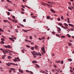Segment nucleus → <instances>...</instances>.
<instances>
[{
	"instance_id": "obj_56",
	"label": "nucleus",
	"mask_w": 74,
	"mask_h": 74,
	"mask_svg": "<svg viewBox=\"0 0 74 74\" xmlns=\"http://www.w3.org/2000/svg\"><path fill=\"white\" fill-rule=\"evenodd\" d=\"M61 64H63V61H62L61 62Z\"/></svg>"
},
{
	"instance_id": "obj_17",
	"label": "nucleus",
	"mask_w": 74,
	"mask_h": 74,
	"mask_svg": "<svg viewBox=\"0 0 74 74\" xmlns=\"http://www.w3.org/2000/svg\"><path fill=\"white\" fill-rule=\"evenodd\" d=\"M46 5H47L48 7H50L51 6V5L50 4H48V3H46Z\"/></svg>"
},
{
	"instance_id": "obj_19",
	"label": "nucleus",
	"mask_w": 74,
	"mask_h": 74,
	"mask_svg": "<svg viewBox=\"0 0 74 74\" xmlns=\"http://www.w3.org/2000/svg\"><path fill=\"white\" fill-rule=\"evenodd\" d=\"M47 19H50V17L49 16H47Z\"/></svg>"
},
{
	"instance_id": "obj_51",
	"label": "nucleus",
	"mask_w": 74,
	"mask_h": 74,
	"mask_svg": "<svg viewBox=\"0 0 74 74\" xmlns=\"http://www.w3.org/2000/svg\"><path fill=\"white\" fill-rule=\"evenodd\" d=\"M8 58L9 59H11V57H10V56H8Z\"/></svg>"
},
{
	"instance_id": "obj_45",
	"label": "nucleus",
	"mask_w": 74,
	"mask_h": 74,
	"mask_svg": "<svg viewBox=\"0 0 74 74\" xmlns=\"http://www.w3.org/2000/svg\"><path fill=\"white\" fill-rule=\"evenodd\" d=\"M67 36H68V37H71V36H70V35L69 34H67Z\"/></svg>"
},
{
	"instance_id": "obj_21",
	"label": "nucleus",
	"mask_w": 74,
	"mask_h": 74,
	"mask_svg": "<svg viewBox=\"0 0 74 74\" xmlns=\"http://www.w3.org/2000/svg\"><path fill=\"white\" fill-rule=\"evenodd\" d=\"M12 17L13 18V19H14V20H15V16H12Z\"/></svg>"
},
{
	"instance_id": "obj_43",
	"label": "nucleus",
	"mask_w": 74,
	"mask_h": 74,
	"mask_svg": "<svg viewBox=\"0 0 74 74\" xmlns=\"http://www.w3.org/2000/svg\"><path fill=\"white\" fill-rule=\"evenodd\" d=\"M26 47H27L28 48H30V46L27 45H26Z\"/></svg>"
},
{
	"instance_id": "obj_52",
	"label": "nucleus",
	"mask_w": 74,
	"mask_h": 74,
	"mask_svg": "<svg viewBox=\"0 0 74 74\" xmlns=\"http://www.w3.org/2000/svg\"><path fill=\"white\" fill-rule=\"evenodd\" d=\"M68 45H69V46H71V44L70 43H69Z\"/></svg>"
},
{
	"instance_id": "obj_63",
	"label": "nucleus",
	"mask_w": 74,
	"mask_h": 74,
	"mask_svg": "<svg viewBox=\"0 0 74 74\" xmlns=\"http://www.w3.org/2000/svg\"><path fill=\"white\" fill-rule=\"evenodd\" d=\"M26 19H24L23 20V22H26Z\"/></svg>"
},
{
	"instance_id": "obj_62",
	"label": "nucleus",
	"mask_w": 74,
	"mask_h": 74,
	"mask_svg": "<svg viewBox=\"0 0 74 74\" xmlns=\"http://www.w3.org/2000/svg\"><path fill=\"white\" fill-rule=\"evenodd\" d=\"M8 11H12V9H9L8 10Z\"/></svg>"
},
{
	"instance_id": "obj_32",
	"label": "nucleus",
	"mask_w": 74,
	"mask_h": 74,
	"mask_svg": "<svg viewBox=\"0 0 74 74\" xmlns=\"http://www.w3.org/2000/svg\"><path fill=\"white\" fill-rule=\"evenodd\" d=\"M58 25H59V26H61L62 25V24H61L60 23H58Z\"/></svg>"
},
{
	"instance_id": "obj_44",
	"label": "nucleus",
	"mask_w": 74,
	"mask_h": 74,
	"mask_svg": "<svg viewBox=\"0 0 74 74\" xmlns=\"http://www.w3.org/2000/svg\"><path fill=\"white\" fill-rule=\"evenodd\" d=\"M61 37L62 38H65V36H62Z\"/></svg>"
},
{
	"instance_id": "obj_48",
	"label": "nucleus",
	"mask_w": 74,
	"mask_h": 74,
	"mask_svg": "<svg viewBox=\"0 0 74 74\" xmlns=\"http://www.w3.org/2000/svg\"><path fill=\"white\" fill-rule=\"evenodd\" d=\"M2 37H3V38H5V37L3 35H2Z\"/></svg>"
},
{
	"instance_id": "obj_57",
	"label": "nucleus",
	"mask_w": 74,
	"mask_h": 74,
	"mask_svg": "<svg viewBox=\"0 0 74 74\" xmlns=\"http://www.w3.org/2000/svg\"><path fill=\"white\" fill-rule=\"evenodd\" d=\"M71 31H73V30H74V29H73L72 28H71Z\"/></svg>"
},
{
	"instance_id": "obj_13",
	"label": "nucleus",
	"mask_w": 74,
	"mask_h": 74,
	"mask_svg": "<svg viewBox=\"0 0 74 74\" xmlns=\"http://www.w3.org/2000/svg\"><path fill=\"white\" fill-rule=\"evenodd\" d=\"M40 73H45V72L42 71H40Z\"/></svg>"
},
{
	"instance_id": "obj_50",
	"label": "nucleus",
	"mask_w": 74,
	"mask_h": 74,
	"mask_svg": "<svg viewBox=\"0 0 74 74\" xmlns=\"http://www.w3.org/2000/svg\"><path fill=\"white\" fill-rule=\"evenodd\" d=\"M29 38H30V40H32V36H30L29 37Z\"/></svg>"
},
{
	"instance_id": "obj_18",
	"label": "nucleus",
	"mask_w": 74,
	"mask_h": 74,
	"mask_svg": "<svg viewBox=\"0 0 74 74\" xmlns=\"http://www.w3.org/2000/svg\"><path fill=\"white\" fill-rule=\"evenodd\" d=\"M1 44H4V42L3 41H1L0 42Z\"/></svg>"
},
{
	"instance_id": "obj_39",
	"label": "nucleus",
	"mask_w": 74,
	"mask_h": 74,
	"mask_svg": "<svg viewBox=\"0 0 74 74\" xmlns=\"http://www.w3.org/2000/svg\"><path fill=\"white\" fill-rule=\"evenodd\" d=\"M18 61V60H17L16 59H14V62H17Z\"/></svg>"
},
{
	"instance_id": "obj_10",
	"label": "nucleus",
	"mask_w": 74,
	"mask_h": 74,
	"mask_svg": "<svg viewBox=\"0 0 74 74\" xmlns=\"http://www.w3.org/2000/svg\"><path fill=\"white\" fill-rule=\"evenodd\" d=\"M4 32V30L3 29L0 28V32Z\"/></svg>"
},
{
	"instance_id": "obj_47",
	"label": "nucleus",
	"mask_w": 74,
	"mask_h": 74,
	"mask_svg": "<svg viewBox=\"0 0 74 74\" xmlns=\"http://www.w3.org/2000/svg\"><path fill=\"white\" fill-rule=\"evenodd\" d=\"M69 26H72L73 25L70 24H69Z\"/></svg>"
},
{
	"instance_id": "obj_1",
	"label": "nucleus",
	"mask_w": 74,
	"mask_h": 74,
	"mask_svg": "<svg viewBox=\"0 0 74 74\" xmlns=\"http://www.w3.org/2000/svg\"><path fill=\"white\" fill-rule=\"evenodd\" d=\"M31 53L34 56V55H36V56H38V55H39V56H41L42 55L39 52L36 53L34 51V53L33 52H32Z\"/></svg>"
},
{
	"instance_id": "obj_15",
	"label": "nucleus",
	"mask_w": 74,
	"mask_h": 74,
	"mask_svg": "<svg viewBox=\"0 0 74 74\" xmlns=\"http://www.w3.org/2000/svg\"><path fill=\"white\" fill-rule=\"evenodd\" d=\"M6 56V55H3L2 57V59H4V58H5V57Z\"/></svg>"
},
{
	"instance_id": "obj_14",
	"label": "nucleus",
	"mask_w": 74,
	"mask_h": 74,
	"mask_svg": "<svg viewBox=\"0 0 74 74\" xmlns=\"http://www.w3.org/2000/svg\"><path fill=\"white\" fill-rule=\"evenodd\" d=\"M67 22L68 23H70V18H68V21H67Z\"/></svg>"
},
{
	"instance_id": "obj_31",
	"label": "nucleus",
	"mask_w": 74,
	"mask_h": 74,
	"mask_svg": "<svg viewBox=\"0 0 74 74\" xmlns=\"http://www.w3.org/2000/svg\"><path fill=\"white\" fill-rule=\"evenodd\" d=\"M41 4L42 5H46V3L45 4L44 3V2L43 3H42Z\"/></svg>"
},
{
	"instance_id": "obj_4",
	"label": "nucleus",
	"mask_w": 74,
	"mask_h": 74,
	"mask_svg": "<svg viewBox=\"0 0 74 74\" xmlns=\"http://www.w3.org/2000/svg\"><path fill=\"white\" fill-rule=\"evenodd\" d=\"M9 40H11V41H13L14 42V39H13V38H12L9 37Z\"/></svg>"
},
{
	"instance_id": "obj_41",
	"label": "nucleus",
	"mask_w": 74,
	"mask_h": 74,
	"mask_svg": "<svg viewBox=\"0 0 74 74\" xmlns=\"http://www.w3.org/2000/svg\"><path fill=\"white\" fill-rule=\"evenodd\" d=\"M57 20L58 21H60V18H58L57 19Z\"/></svg>"
},
{
	"instance_id": "obj_23",
	"label": "nucleus",
	"mask_w": 74,
	"mask_h": 74,
	"mask_svg": "<svg viewBox=\"0 0 74 74\" xmlns=\"http://www.w3.org/2000/svg\"><path fill=\"white\" fill-rule=\"evenodd\" d=\"M8 18L9 20H11V21H13H13H14V20H13L12 19H11L10 17H8Z\"/></svg>"
},
{
	"instance_id": "obj_28",
	"label": "nucleus",
	"mask_w": 74,
	"mask_h": 74,
	"mask_svg": "<svg viewBox=\"0 0 74 74\" xmlns=\"http://www.w3.org/2000/svg\"><path fill=\"white\" fill-rule=\"evenodd\" d=\"M36 67H37L38 68H39L40 67V66H39V65L37 64H36Z\"/></svg>"
},
{
	"instance_id": "obj_8",
	"label": "nucleus",
	"mask_w": 74,
	"mask_h": 74,
	"mask_svg": "<svg viewBox=\"0 0 74 74\" xmlns=\"http://www.w3.org/2000/svg\"><path fill=\"white\" fill-rule=\"evenodd\" d=\"M10 63H7L6 64V65H7V66H11V64H10Z\"/></svg>"
},
{
	"instance_id": "obj_26",
	"label": "nucleus",
	"mask_w": 74,
	"mask_h": 74,
	"mask_svg": "<svg viewBox=\"0 0 74 74\" xmlns=\"http://www.w3.org/2000/svg\"><path fill=\"white\" fill-rule=\"evenodd\" d=\"M32 63H37V61H33L32 62Z\"/></svg>"
},
{
	"instance_id": "obj_16",
	"label": "nucleus",
	"mask_w": 74,
	"mask_h": 74,
	"mask_svg": "<svg viewBox=\"0 0 74 74\" xmlns=\"http://www.w3.org/2000/svg\"><path fill=\"white\" fill-rule=\"evenodd\" d=\"M50 11H51V12H53V13H55V11H54V10H52V9H51L50 10Z\"/></svg>"
},
{
	"instance_id": "obj_24",
	"label": "nucleus",
	"mask_w": 74,
	"mask_h": 74,
	"mask_svg": "<svg viewBox=\"0 0 74 74\" xmlns=\"http://www.w3.org/2000/svg\"><path fill=\"white\" fill-rule=\"evenodd\" d=\"M14 20L13 21V22H14V23H17L18 22V21H16L15 20Z\"/></svg>"
},
{
	"instance_id": "obj_34",
	"label": "nucleus",
	"mask_w": 74,
	"mask_h": 74,
	"mask_svg": "<svg viewBox=\"0 0 74 74\" xmlns=\"http://www.w3.org/2000/svg\"><path fill=\"white\" fill-rule=\"evenodd\" d=\"M7 46H8V48H9V49L11 48V46H10V45H8Z\"/></svg>"
},
{
	"instance_id": "obj_42",
	"label": "nucleus",
	"mask_w": 74,
	"mask_h": 74,
	"mask_svg": "<svg viewBox=\"0 0 74 74\" xmlns=\"http://www.w3.org/2000/svg\"><path fill=\"white\" fill-rule=\"evenodd\" d=\"M56 36H57V37H60V36L58 34H56Z\"/></svg>"
},
{
	"instance_id": "obj_29",
	"label": "nucleus",
	"mask_w": 74,
	"mask_h": 74,
	"mask_svg": "<svg viewBox=\"0 0 74 74\" xmlns=\"http://www.w3.org/2000/svg\"><path fill=\"white\" fill-rule=\"evenodd\" d=\"M41 50L42 51H44V50H45V49H44V48L43 47H42Z\"/></svg>"
},
{
	"instance_id": "obj_64",
	"label": "nucleus",
	"mask_w": 74,
	"mask_h": 74,
	"mask_svg": "<svg viewBox=\"0 0 74 74\" xmlns=\"http://www.w3.org/2000/svg\"><path fill=\"white\" fill-rule=\"evenodd\" d=\"M38 40H42V39L40 38H38Z\"/></svg>"
},
{
	"instance_id": "obj_38",
	"label": "nucleus",
	"mask_w": 74,
	"mask_h": 74,
	"mask_svg": "<svg viewBox=\"0 0 74 74\" xmlns=\"http://www.w3.org/2000/svg\"><path fill=\"white\" fill-rule=\"evenodd\" d=\"M48 3L49 4H52V3L50 2H48Z\"/></svg>"
},
{
	"instance_id": "obj_11",
	"label": "nucleus",
	"mask_w": 74,
	"mask_h": 74,
	"mask_svg": "<svg viewBox=\"0 0 74 74\" xmlns=\"http://www.w3.org/2000/svg\"><path fill=\"white\" fill-rule=\"evenodd\" d=\"M68 60H69V62H71L73 60H72V59H71V58H69V59H68Z\"/></svg>"
},
{
	"instance_id": "obj_20",
	"label": "nucleus",
	"mask_w": 74,
	"mask_h": 74,
	"mask_svg": "<svg viewBox=\"0 0 74 74\" xmlns=\"http://www.w3.org/2000/svg\"><path fill=\"white\" fill-rule=\"evenodd\" d=\"M35 49H37V48H38V46H37V45H36L35 46Z\"/></svg>"
},
{
	"instance_id": "obj_22",
	"label": "nucleus",
	"mask_w": 74,
	"mask_h": 74,
	"mask_svg": "<svg viewBox=\"0 0 74 74\" xmlns=\"http://www.w3.org/2000/svg\"><path fill=\"white\" fill-rule=\"evenodd\" d=\"M10 69L12 70H15V69H14L12 68H10Z\"/></svg>"
},
{
	"instance_id": "obj_54",
	"label": "nucleus",
	"mask_w": 74,
	"mask_h": 74,
	"mask_svg": "<svg viewBox=\"0 0 74 74\" xmlns=\"http://www.w3.org/2000/svg\"><path fill=\"white\" fill-rule=\"evenodd\" d=\"M54 67H55V68H57V66H56V65H54Z\"/></svg>"
},
{
	"instance_id": "obj_55",
	"label": "nucleus",
	"mask_w": 74,
	"mask_h": 74,
	"mask_svg": "<svg viewBox=\"0 0 74 74\" xmlns=\"http://www.w3.org/2000/svg\"><path fill=\"white\" fill-rule=\"evenodd\" d=\"M61 18V19H62V20H63V19H64L63 16H62Z\"/></svg>"
},
{
	"instance_id": "obj_33",
	"label": "nucleus",
	"mask_w": 74,
	"mask_h": 74,
	"mask_svg": "<svg viewBox=\"0 0 74 74\" xmlns=\"http://www.w3.org/2000/svg\"><path fill=\"white\" fill-rule=\"evenodd\" d=\"M3 47H5V48H8V47L7 45H4Z\"/></svg>"
},
{
	"instance_id": "obj_58",
	"label": "nucleus",
	"mask_w": 74,
	"mask_h": 74,
	"mask_svg": "<svg viewBox=\"0 0 74 74\" xmlns=\"http://www.w3.org/2000/svg\"><path fill=\"white\" fill-rule=\"evenodd\" d=\"M53 18H51V21H53Z\"/></svg>"
},
{
	"instance_id": "obj_2",
	"label": "nucleus",
	"mask_w": 74,
	"mask_h": 74,
	"mask_svg": "<svg viewBox=\"0 0 74 74\" xmlns=\"http://www.w3.org/2000/svg\"><path fill=\"white\" fill-rule=\"evenodd\" d=\"M12 52V51H11L9 50H7L6 49H5L4 50H3V53L4 54H6V53H8V52Z\"/></svg>"
},
{
	"instance_id": "obj_49",
	"label": "nucleus",
	"mask_w": 74,
	"mask_h": 74,
	"mask_svg": "<svg viewBox=\"0 0 74 74\" xmlns=\"http://www.w3.org/2000/svg\"><path fill=\"white\" fill-rule=\"evenodd\" d=\"M20 25H21V26H22V27H24V25H23L22 24H20Z\"/></svg>"
},
{
	"instance_id": "obj_30",
	"label": "nucleus",
	"mask_w": 74,
	"mask_h": 74,
	"mask_svg": "<svg viewBox=\"0 0 74 74\" xmlns=\"http://www.w3.org/2000/svg\"><path fill=\"white\" fill-rule=\"evenodd\" d=\"M1 41H5V40H4V38H1Z\"/></svg>"
},
{
	"instance_id": "obj_27",
	"label": "nucleus",
	"mask_w": 74,
	"mask_h": 74,
	"mask_svg": "<svg viewBox=\"0 0 74 74\" xmlns=\"http://www.w3.org/2000/svg\"><path fill=\"white\" fill-rule=\"evenodd\" d=\"M56 63H60V61H56Z\"/></svg>"
},
{
	"instance_id": "obj_37",
	"label": "nucleus",
	"mask_w": 74,
	"mask_h": 74,
	"mask_svg": "<svg viewBox=\"0 0 74 74\" xmlns=\"http://www.w3.org/2000/svg\"><path fill=\"white\" fill-rule=\"evenodd\" d=\"M23 32H27V31L26 30H25L24 29H23Z\"/></svg>"
},
{
	"instance_id": "obj_61",
	"label": "nucleus",
	"mask_w": 74,
	"mask_h": 74,
	"mask_svg": "<svg viewBox=\"0 0 74 74\" xmlns=\"http://www.w3.org/2000/svg\"><path fill=\"white\" fill-rule=\"evenodd\" d=\"M12 71L11 70H10L9 71V73H11V72Z\"/></svg>"
},
{
	"instance_id": "obj_12",
	"label": "nucleus",
	"mask_w": 74,
	"mask_h": 74,
	"mask_svg": "<svg viewBox=\"0 0 74 74\" xmlns=\"http://www.w3.org/2000/svg\"><path fill=\"white\" fill-rule=\"evenodd\" d=\"M26 51V50L25 49H23L22 50V53H25V51Z\"/></svg>"
},
{
	"instance_id": "obj_40",
	"label": "nucleus",
	"mask_w": 74,
	"mask_h": 74,
	"mask_svg": "<svg viewBox=\"0 0 74 74\" xmlns=\"http://www.w3.org/2000/svg\"><path fill=\"white\" fill-rule=\"evenodd\" d=\"M52 33L53 34H55L56 33L54 32L53 31L52 32Z\"/></svg>"
},
{
	"instance_id": "obj_35",
	"label": "nucleus",
	"mask_w": 74,
	"mask_h": 74,
	"mask_svg": "<svg viewBox=\"0 0 74 74\" xmlns=\"http://www.w3.org/2000/svg\"><path fill=\"white\" fill-rule=\"evenodd\" d=\"M64 25H65V26H68V25L66 23H64Z\"/></svg>"
},
{
	"instance_id": "obj_59",
	"label": "nucleus",
	"mask_w": 74,
	"mask_h": 74,
	"mask_svg": "<svg viewBox=\"0 0 74 74\" xmlns=\"http://www.w3.org/2000/svg\"><path fill=\"white\" fill-rule=\"evenodd\" d=\"M0 50H1V51H3H3H4V50H3V49H0Z\"/></svg>"
},
{
	"instance_id": "obj_25",
	"label": "nucleus",
	"mask_w": 74,
	"mask_h": 74,
	"mask_svg": "<svg viewBox=\"0 0 74 74\" xmlns=\"http://www.w3.org/2000/svg\"><path fill=\"white\" fill-rule=\"evenodd\" d=\"M31 49H32V50H34V47H32Z\"/></svg>"
},
{
	"instance_id": "obj_7",
	"label": "nucleus",
	"mask_w": 74,
	"mask_h": 74,
	"mask_svg": "<svg viewBox=\"0 0 74 74\" xmlns=\"http://www.w3.org/2000/svg\"><path fill=\"white\" fill-rule=\"evenodd\" d=\"M25 41H26V42H32L31 41L28 40L27 39L25 40Z\"/></svg>"
},
{
	"instance_id": "obj_5",
	"label": "nucleus",
	"mask_w": 74,
	"mask_h": 74,
	"mask_svg": "<svg viewBox=\"0 0 74 74\" xmlns=\"http://www.w3.org/2000/svg\"><path fill=\"white\" fill-rule=\"evenodd\" d=\"M10 64H12V65H16V66H18V65L17 64H15L14 63H10Z\"/></svg>"
},
{
	"instance_id": "obj_46",
	"label": "nucleus",
	"mask_w": 74,
	"mask_h": 74,
	"mask_svg": "<svg viewBox=\"0 0 74 74\" xmlns=\"http://www.w3.org/2000/svg\"><path fill=\"white\" fill-rule=\"evenodd\" d=\"M68 28V27H63V29H67Z\"/></svg>"
},
{
	"instance_id": "obj_53",
	"label": "nucleus",
	"mask_w": 74,
	"mask_h": 74,
	"mask_svg": "<svg viewBox=\"0 0 74 74\" xmlns=\"http://www.w3.org/2000/svg\"><path fill=\"white\" fill-rule=\"evenodd\" d=\"M15 32H17V33H18V30L17 29L15 30Z\"/></svg>"
},
{
	"instance_id": "obj_60",
	"label": "nucleus",
	"mask_w": 74,
	"mask_h": 74,
	"mask_svg": "<svg viewBox=\"0 0 74 74\" xmlns=\"http://www.w3.org/2000/svg\"><path fill=\"white\" fill-rule=\"evenodd\" d=\"M8 15H10V12H8Z\"/></svg>"
},
{
	"instance_id": "obj_3",
	"label": "nucleus",
	"mask_w": 74,
	"mask_h": 74,
	"mask_svg": "<svg viewBox=\"0 0 74 74\" xmlns=\"http://www.w3.org/2000/svg\"><path fill=\"white\" fill-rule=\"evenodd\" d=\"M57 27L58 29V32L59 33H60V32L61 31V29H60V28H59L58 27Z\"/></svg>"
},
{
	"instance_id": "obj_36",
	"label": "nucleus",
	"mask_w": 74,
	"mask_h": 74,
	"mask_svg": "<svg viewBox=\"0 0 74 74\" xmlns=\"http://www.w3.org/2000/svg\"><path fill=\"white\" fill-rule=\"evenodd\" d=\"M3 22H8V21H7L6 20H3Z\"/></svg>"
},
{
	"instance_id": "obj_6",
	"label": "nucleus",
	"mask_w": 74,
	"mask_h": 74,
	"mask_svg": "<svg viewBox=\"0 0 74 74\" xmlns=\"http://www.w3.org/2000/svg\"><path fill=\"white\" fill-rule=\"evenodd\" d=\"M19 72H21V73H23V71L22 70H21V69H19Z\"/></svg>"
},
{
	"instance_id": "obj_9",
	"label": "nucleus",
	"mask_w": 74,
	"mask_h": 74,
	"mask_svg": "<svg viewBox=\"0 0 74 74\" xmlns=\"http://www.w3.org/2000/svg\"><path fill=\"white\" fill-rule=\"evenodd\" d=\"M32 18H34V19H35V18H37V16H32Z\"/></svg>"
}]
</instances>
